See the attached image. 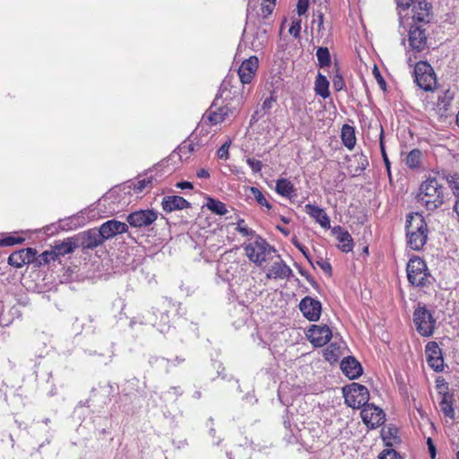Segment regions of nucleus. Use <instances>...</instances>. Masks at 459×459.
Instances as JSON below:
<instances>
[{
  "label": "nucleus",
  "mask_w": 459,
  "mask_h": 459,
  "mask_svg": "<svg viewBox=\"0 0 459 459\" xmlns=\"http://www.w3.org/2000/svg\"><path fill=\"white\" fill-rule=\"evenodd\" d=\"M427 362L429 366L436 372L444 370V359L442 351L436 342H429L425 347Z\"/></svg>",
  "instance_id": "obj_12"
},
{
  "label": "nucleus",
  "mask_w": 459,
  "mask_h": 459,
  "mask_svg": "<svg viewBox=\"0 0 459 459\" xmlns=\"http://www.w3.org/2000/svg\"><path fill=\"white\" fill-rule=\"evenodd\" d=\"M409 44L412 50L422 51L427 44L425 30L420 27L411 28L409 30Z\"/></svg>",
  "instance_id": "obj_16"
},
{
  "label": "nucleus",
  "mask_w": 459,
  "mask_h": 459,
  "mask_svg": "<svg viewBox=\"0 0 459 459\" xmlns=\"http://www.w3.org/2000/svg\"><path fill=\"white\" fill-rule=\"evenodd\" d=\"M378 459H402V457L394 449L386 448L379 454Z\"/></svg>",
  "instance_id": "obj_43"
},
{
  "label": "nucleus",
  "mask_w": 459,
  "mask_h": 459,
  "mask_svg": "<svg viewBox=\"0 0 459 459\" xmlns=\"http://www.w3.org/2000/svg\"><path fill=\"white\" fill-rule=\"evenodd\" d=\"M421 158L422 152L419 149H413L408 153L405 163L410 169H418L420 165Z\"/></svg>",
  "instance_id": "obj_33"
},
{
  "label": "nucleus",
  "mask_w": 459,
  "mask_h": 459,
  "mask_svg": "<svg viewBox=\"0 0 459 459\" xmlns=\"http://www.w3.org/2000/svg\"><path fill=\"white\" fill-rule=\"evenodd\" d=\"M206 206L212 212L217 215H225L228 212L224 203L212 197L207 198Z\"/></svg>",
  "instance_id": "obj_32"
},
{
  "label": "nucleus",
  "mask_w": 459,
  "mask_h": 459,
  "mask_svg": "<svg viewBox=\"0 0 459 459\" xmlns=\"http://www.w3.org/2000/svg\"><path fill=\"white\" fill-rule=\"evenodd\" d=\"M345 403L351 408H360L368 403L369 392L365 385L352 383L343 389Z\"/></svg>",
  "instance_id": "obj_7"
},
{
  "label": "nucleus",
  "mask_w": 459,
  "mask_h": 459,
  "mask_svg": "<svg viewBox=\"0 0 459 459\" xmlns=\"http://www.w3.org/2000/svg\"><path fill=\"white\" fill-rule=\"evenodd\" d=\"M361 408V419L368 428L376 429L384 423L385 413L382 409L373 403H367Z\"/></svg>",
  "instance_id": "obj_8"
},
{
  "label": "nucleus",
  "mask_w": 459,
  "mask_h": 459,
  "mask_svg": "<svg viewBox=\"0 0 459 459\" xmlns=\"http://www.w3.org/2000/svg\"><path fill=\"white\" fill-rule=\"evenodd\" d=\"M413 0H396L397 9L399 10V14L402 11L407 10Z\"/></svg>",
  "instance_id": "obj_55"
},
{
  "label": "nucleus",
  "mask_w": 459,
  "mask_h": 459,
  "mask_svg": "<svg viewBox=\"0 0 459 459\" xmlns=\"http://www.w3.org/2000/svg\"><path fill=\"white\" fill-rule=\"evenodd\" d=\"M301 30V20L297 19L292 21L291 26L289 29V33L294 38H299Z\"/></svg>",
  "instance_id": "obj_45"
},
{
  "label": "nucleus",
  "mask_w": 459,
  "mask_h": 459,
  "mask_svg": "<svg viewBox=\"0 0 459 459\" xmlns=\"http://www.w3.org/2000/svg\"><path fill=\"white\" fill-rule=\"evenodd\" d=\"M406 237L411 249L420 250L424 247L428 239V227L421 214L414 213L407 216Z\"/></svg>",
  "instance_id": "obj_2"
},
{
  "label": "nucleus",
  "mask_w": 459,
  "mask_h": 459,
  "mask_svg": "<svg viewBox=\"0 0 459 459\" xmlns=\"http://www.w3.org/2000/svg\"><path fill=\"white\" fill-rule=\"evenodd\" d=\"M307 336L315 347H323L331 340L333 333L327 325H313L308 328Z\"/></svg>",
  "instance_id": "obj_11"
},
{
  "label": "nucleus",
  "mask_w": 459,
  "mask_h": 459,
  "mask_svg": "<svg viewBox=\"0 0 459 459\" xmlns=\"http://www.w3.org/2000/svg\"><path fill=\"white\" fill-rule=\"evenodd\" d=\"M309 0H299L297 4V12L299 16L306 13L308 8Z\"/></svg>",
  "instance_id": "obj_54"
},
{
  "label": "nucleus",
  "mask_w": 459,
  "mask_h": 459,
  "mask_svg": "<svg viewBox=\"0 0 459 459\" xmlns=\"http://www.w3.org/2000/svg\"><path fill=\"white\" fill-rule=\"evenodd\" d=\"M245 251L250 261L261 265L266 262L267 255L274 252L275 249L265 239L258 237L255 241L245 246Z\"/></svg>",
  "instance_id": "obj_6"
},
{
  "label": "nucleus",
  "mask_w": 459,
  "mask_h": 459,
  "mask_svg": "<svg viewBox=\"0 0 459 459\" xmlns=\"http://www.w3.org/2000/svg\"><path fill=\"white\" fill-rule=\"evenodd\" d=\"M305 212L311 218H313L322 228L330 229V218L324 209L316 205L307 204L305 205Z\"/></svg>",
  "instance_id": "obj_19"
},
{
  "label": "nucleus",
  "mask_w": 459,
  "mask_h": 459,
  "mask_svg": "<svg viewBox=\"0 0 459 459\" xmlns=\"http://www.w3.org/2000/svg\"><path fill=\"white\" fill-rule=\"evenodd\" d=\"M414 82L425 91H431L436 88L437 77L432 66L425 62L420 61L414 67Z\"/></svg>",
  "instance_id": "obj_5"
},
{
  "label": "nucleus",
  "mask_w": 459,
  "mask_h": 459,
  "mask_svg": "<svg viewBox=\"0 0 459 459\" xmlns=\"http://www.w3.org/2000/svg\"><path fill=\"white\" fill-rule=\"evenodd\" d=\"M268 42L267 30L265 28L258 27L253 33V39L250 42L251 48L258 52L262 50Z\"/></svg>",
  "instance_id": "obj_25"
},
{
  "label": "nucleus",
  "mask_w": 459,
  "mask_h": 459,
  "mask_svg": "<svg viewBox=\"0 0 459 459\" xmlns=\"http://www.w3.org/2000/svg\"><path fill=\"white\" fill-rule=\"evenodd\" d=\"M101 232L97 229H91L84 231L80 236V246L83 248H94L102 243Z\"/></svg>",
  "instance_id": "obj_23"
},
{
  "label": "nucleus",
  "mask_w": 459,
  "mask_h": 459,
  "mask_svg": "<svg viewBox=\"0 0 459 459\" xmlns=\"http://www.w3.org/2000/svg\"><path fill=\"white\" fill-rule=\"evenodd\" d=\"M413 323L420 336L430 337L435 332L437 320L425 305L419 304L413 312Z\"/></svg>",
  "instance_id": "obj_4"
},
{
  "label": "nucleus",
  "mask_w": 459,
  "mask_h": 459,
  "mask_svg": "<svg viewBox=\"0 0 459 459\" xmlns=\"http://www.w3.org/2000/svg\"><path fill=\"white\" fill-rule=\"evenodd\" d=\"M37 251L28 247L12 253L8 257V264L15 268H21L26 264L34 261Z\"/></svg>",
  "instance_id": "obj_13"
},
{
  "label": "nucleus",
  "mask_w": 459,
  "mask_h": 459,
  "mask_svg": "<svg viewBox=\"0 0 459 459\" xmlns=\"http://www.w3.org/2000/svg\"><path fill=\"white\" fill-rule=\"evenodd\" d=\"M196 175L200 178H207L210 176L209 172L206 169H199L197 171Z\"/></svg>",
  "instance_id": "obj_62"
},
{
  "label": "nucleus",
  "mask_w": 459,
  "mask_h": 459,
  "mask_svg": "<svg viewBox=\"0 0 459 459\" xmlns=\"http://www.w3.org/2000/svg\"><path fill=\"white\" fill-rule=\"evenodd\" d=\"M249 191L253 195L259 205L266 207L268 210L272 208L271 204L266 200L264 194L257 187L251 186Z\"/></svg>",
  "instance_id": "obj_37"
},
{
  "label": "nucleus",
  "mask_w": 459,
  "mask_h": 459,
  "mask_svg": "<svg viewBox=\"0 0 459 459\" xmlns=\"http://www.w3.org/2000/svg\"><path fill=\"white\" fill-rule=\"evenodd\" d=\"M158 218V212L153 210H139L131 212L126 221L130 226L134 228H143L152 225Z\"/></svg>",
  "instance_id": "obj_9"
},
{
  "label": "nucleus",
  "mask_w": 459,
  "mask_h": 459,
  "mask_svg": "<svg viewBox=\"0 0 459 459\" xmlns=\"http://www.w3.org/2000/svg\"><path fill=\"white\" fill-rule=\"evenodd\" d=\"M183 394L180 386H171L169 391L164 393V397L177 400Z\"/></svg>",
  "instance_id": "obj_44"
},
{
  "label": "nucleus",
  "mask_w": 459,
  "mask_h": 459,
  "mask_svg": "<svg viewBox=\"0 0 459 459\" xmlns=\"http://www.w3.org/2000/svg\"><path fill=\"white\" fill-rule=\"evenodd\" d=\"M179 156L182 159L183 155H187L195 151V145L191 143L184 142L178 148Z\"/></svg>",
  "instance_id": "obj_46"
},
{
  "label": "nucleus",
  "mask_w": 459,
  "mask_h": 459,
  "mask_svg": "<svg viewBox=\"0 0 459 459\" xmlns=\"http://www.w3.org/2000/svg\"><path fill=\"white\" fill-rule=\"evenodd\" d=\"M153 178L146 177L142 179H138L136 182H127L117 186L118 192H124L125 194H130V190L133 189L135 194H141L144 190H150L152 187Z\"/></svg>",
  "instance_id": "obj_15"
},
{
  "label": "nucleus",
  "mask_w": 459,
  "mask_h": 459,
  "mask_svg": "<svg viewBox=\"0 0 459 459\" xmlns=\"http://www.w3.org/2000/svg\"><path fill=\"white\" fill-rule=\"evenodd\" d=\"M218 100L219 97L217 96L214 102L211 106L208 114V119L213 125L221 123L229 116L230 112V108L227 106L216 108V102L218 101Z\"/></svg>",
  "instance_id": "obj_24"
},
{
  "label": "nucleus",
  "mask_w": 459,
  "mask_h": 459,
  "mask_svg": "<svg viewBox=\"0 0 459 459\" xmlns=\"http://www.w3.org/2000/svg\"><path fill=\"white\" fill-rule=\"evenodd\" d=\"M128 230V226L125 222H120L117 221V235L126 232Z\"/></svg>",
  "instance_id": "obj_60"
},
{
  "label": "nucleus",
  "mask_w": 459,
  "mask_h": 459,
  "mask_svg": "<svg viewBox=\"0 0 459 459\" xmlns=\"http://www.w3.org/2000/svg\"><path fill=\"white\" fill-rule=\"evenodd\" d=\"M58 258L56 253L55 252L54 247L51 250H47L43 252L39 258V264H48L51 261H56Z\"/></svg>",
  "instance_id": "obj_40"
},
{
  "label": "nucleus",
  "mask_w": 459,
  "mask_h": 459,
  "mask_svg": "<svg viewBox=\"0 0 459 459\" xmlns=\"http://www.w3.org/2000/svg\"><path fill=\"white\" fill-rule=\"evenodd\" d=\"M406 271L409 282L415 287H429L434 281L425 261L420 257L411 258Z\"/></svg>",
  "instance_id": "obj_3"
},
{
  "label": "nucleus",
  "mask_w": 459,
  "mask_h": 459,
  "mask_svg": "<svg viewBox=\"0 0 459 459\" xmlns=\"http://www.w3.org/2000/svg\"><path fill=\"white\" fill-rule=\"evenodd\" d=\"M314 90L316 94L323 99H326L330 96L329 82L321 73H318L316 77Z\"/></svg>",
  "instance_id": "obj_27"
},
{
  "label": "nucleus",
  "mask_w": 459,
  "mask_h": 459,
  "mask_svg": "<svg viewBox=\"0 0 459 459\" xmlns=\"http://www.w3.org/2000/svg\"><path fill=\"white\" fill-rule=\"evenodd\" d=\"M333 86L336 91H340L345 87L344 80L342 76L338 73L333 78Z\"/></svg>",
  "instance_id": "obj_47"
},
{
  "label": "nucleus",
  "mask_w": 459,
  "mask_h": 459,
  "mask_svg": "<svg viewBox=\"0 0 459 459\" xmlns=\"http://www.w3.org/2000/svg\"><path fill=\"white\" fill-rule=\"evenodd\" d=\"M162 361L166 362V371L169 372V368L171 367H175L182 362L185 361V358H182L180 356H177L174 359H165V358H162L161 359Z\"/></svg>",
  "instance_id": "obj_52"
},
{
  "label": "nucleus",
  "mask_w": 459,
  "mask_h": 459,
  "mask_svg": "<svg viewBox=\"0 0 459 459\" xmlns=\"http://www.w3.org/2000/svg\"><path fill=\"white\" fill-rule=\"evenodd\" d=\"M258 64L259 61L255 56H252L242 62L238 74L243 84L249 83L252 81L257 71Z\"/></svg>",
  "instance_id": "obj_14"
},
{
  "label": "nucleus",
  "mask_w": 459,
  "mask_h": 459,
  "mask_svg": "<svg viewBox=\"0 0 459 459\" xmlns=\"http://www.w3.org/2000/svg\"><path fill=\"white\" fill-rule=\"evenodd\" d=\"M318 65L323 68L329 66L331 64V55L329 49L325 47H319L316 53Z\"/></svg>",
  "instance_id": "obj_35"
},
{
  "label": "nucleus",
  "mask_w": 459,
  "mask_h": 459,
  "mask_svg": "<svg viewBox=\"0 0 459 459\" xmlns=\"http://www.w3.org/2000/svg\"><path fill=\"white\" fill-rule=\"evenodd\" d=\"M292 274V270L282 260L273 263L267 272V278L289 279Z\"/></svg>",
  "instance_id": "obj_22"
},
{
  "label": "nucleus",
  "mask_w": 459,
  "mask_h": 459,
  "mask_svg": "<svg viewBox=\"0 0 459 459\" xmlns=\"http://www.w3.org/2000/svg\"><path fill=\"white\" fill-rule=\"evenodd\" d=\"M275 191L281 196L290 197L295 192V187L287 178H280L276 181Z\"/></svg>",
  "instance_id": "obj_31"
},
{
  "label": "nucleus",
  "mask_w": 459,
  "mask_h": 459,
  "mask_svg": "<svg viewBox=\"0 0 459 459\" xmlns=\"http://www.w3.org/2000/svg\"><path fill=\"white\" fill-rule=\"evenodd\" d=\"M247 163L251 168L253 173H259L262 170L263 163L262 161L255 160L254 158H248L247 160Z\"/></svg>",
  "instance_id": "obj_48"
},
{
  "label": "nucleus",
  "mask_w": 459,
  "mask_h": 459,
  "mask_svg": "<svg viewBox=\"0 0 459 459\" xmlns=\"http://www.w3.org/2000/svg\"><path fill=\"white\" fill-rule=\"evenodd\" d=\"M265 115L264 111L260 108L256 109L254 114L251 116L250 124H255L261 117Z\"/></svg>",
  "instance_id": "obj_57"
},
{
  "label": "nucleus",
  "mask_w": 459,
  "mask_h": 459,
  "mask_svg": "<svg viewBox=\"0 0 459 459\" xmlns=\"http://www.w3.org/2000/svg\"><path fill=\"white\" fill-rule=\"evenodd\" d=\"M276 100L273 96V94L270 95V97L266 98L261 106V109L264 111V113H268L272 108L273 104L275 103Z\"/></svg>",
  "instance_id": "obj_51"
},
{
  "label": "nucleus",
  "mask_w": 459,
  "mask_h": 459,
  "mask_svg": "<svg viewBox=\"0 0 459 459\" xmlns=\"http://www.w3.org/2000/svg\"><path fill=\"white\" fill-rule=\"evenodd\" d=\"M161 206L166 212H171L190 207V203L178 195H167L163 197Z\"/></svg>",
  "instance_id": "obj_18"
},
{
  "label": "nucleus",
  "mask_w": 459,
  "mask_h": 459,
  "mask_svg": "<svg viewBox=\"0 0 459 459\" xmlns=\"http://www.w3.org/2000/svg\"><path fill=\"white\" fill-rule=\"evenodd\" d=\"M340 346L336 343H331L324 351V358L330 363H334L339 359Z\"/></svg>",
  "instance_id": "obj_34"
},
{
  "label": "nucleus",
  "mask_w": 459,
  "mask_h": 459,
  "mask_svg": "<svg viewBox=\"0 0 459 459\" xmlns=\"http://www.w3.org/2000/svg\"><path fill=\"white\" fill-rule=\"evenodd\" d=\"M77 247H79V245L75 244L72 238H66L62 242H56L53 247L59 258L60 256L73 253Z\"/></svg>",
  "instance_id": "obj_29"
},
{
  "label": "nucleus",
  "mask_w": 459,
  "mask_h": 459,
  "mask_svg": "<svg viewBox=\"0 0 459 459\" xmlns=\"http://www.w3.org/2000/svg\"><path fill=\"white\" fill-rule=\"evenodd\" d=\"M397 430L396 429H393L391 428H388V429H382V431H381V436L384 439V441L385 442V445L387 446H392V443L390 441V439L392 437H395V434H396Z\"/></svg>",
  "instance_id": "obj_42"
},
{
  "label": "nucleus",
  "mask_w": 459,
  "mask_h": 459,
  "mask_svg": "<svg viewBox=\"0 0 459 459\" xmlns=\"http://www.w3.org/2000/svg\"><path fill=\"white\" fill-rule=\"evenodd\" d=\"M299 307L303 316L310 322L319 320L322 313V304L319 300L306 296L300 300Z\"/></svg>",
  "instance_id": "obj_10"
},
{
  "label": "nucleus",
  "mask_w": 459,
  "mask_h": 459,
  "mask_svg": "<svg viewBox=\"0 0 459 459\" xmlns=\"http://www.w3.org/2000/svg\"><path fill=\"white\" fill-rule=\"evenodd\" d=\"M383 137H384V133H383V130H382L381 134H380L381 154H382L385 165L387 170L389 171V169H390V161H389V160L387 158V154H386V152H385V144H384Z\"/></svg>",
  "instance_id": "obj_53"
},
{
  "label": "nucleus",
  "mask_w": 459,
  "mask_h": 459,
  "mask_svg": "<svg viewBox=\"0 0 459 459\" xmlns=\"http://www.w3.org/2000/svg\"><path fill=\"white\" fill-rule=\"evenodd\" d=\"M341 368L350 379L358 378L363 372L360 363L353 357L344 358L341 362Z\"/></svg>",
  "instance_id": "obj_17"
},
{
  "label": "nucleus",
  "mask_w": 459,
  "mask_h": 459,
  "mask_svg": "<svg viewBox=\"0 0 459 459\" xmlns=\"http://www.w3.org/2000/svg\"><path fill=\"white\" fill-rule=\"evenodd\" d=\"M342 141L349 150L353 149L356 144V136L354 127L349 125H343L342 127Z\"/></svg>",
  "instance_id": "obj_30"
},
{
  "label": "nucleus",
  "mask_w": 459,
  "mask_h": 459,
  "mask_svg": "<svg viewBox=\"0 0 459 459\" xmlns=\"http://www.w3.org/2000/svg\"><path fill=\"white\" fill-rule=\"evenodd\" d=\"M244 223H245V221L242 219L238 221V226H237L238 232H239L243 236H253L255 233L254 230L247 228L246 225H244Z\"/></svg>",
  "instance_id": "obj_49"
},
{
  "label": "nucleus",
  "mask_w": 459,
  "mask_h": 459,
  "mask_svg": "<svg viewBox=\"0 0 459 459\" xmlns=\"http://www.w3.org/2000/svg\"><path fill=\"white\" fill-rule=\"evenodd\" d=\"M293 245L303 254V255L307 258V260L310 264H312L307 248L297 240L293 241Z\"/></svg>",
  "instance_id": "obj_56"
},
{
  "label": "nucleus",
  "mask_w": 459,
  "mask_h": 459,
  "mask_svg": "<svg viewBox=\"0 0 459 459\" xmlns=\"http://www.w3.org/2000/svg\"><path fill=\"white\" fill-rule=\"evenodd\" d=\"M230 145V141L226 142L220 147V149L217 151V156L219 159H221V160L229 159Z\"/></svg>",
  "instance_id": "obj_50"
},
{
  "label": "nucleus",
  "mask_w": 459,
  "mask_h": 459,
  "mask_svg": "<svg viewBox=\"0 0 459 459\" xmlns=\"http://www.w3.org/2000/svg\"><path fill=\"white\" fill-rule=\"evenodd\" d=\"M416 199L427 210L434 211L444 204V187L436 178H429L420 184Z\"/></svg>",
  "instance_id": "obj_1"
},
{
  "label": "nucleus",
  "mask_w": 459,
  "mask_h": 459,
  "mask_svg": "<svg viewBox=\"0 0 459 459\" xmlns=\"http://www.w3.org/2000/svg\"><path fill=\"white\" fill-rule=\"evenodd\" d=\"M454 99V93L448 89L442 92L437 98V106L446 109Z\"/></svg>",
  "instance_id": "obj_39"
},
{
  "label": "nucleus",
  "mask_w": 459,
  "mask_h": 459,
  "mask_svg": "<svg viewBox=\"0 0 459 459\" xmlns=\"http://www.w3.org/2000/svg\"><path fill=\"white\" fill-rule=\"evenodd\" d=\"M24 241L23 238L21 237H6L0 239V247H9L16 244H21Z\"/></svg>",
  "instance_id": "obj_41"
},
{
  "label": "nucleus",
  "mask_w": 459,
  "mask_h": 459,
  "mask_svg": "<svg viewBox=\"0 0 459 459\" xmlns=\"http://www.w3.org/2000/svg\"><path fill=\"white\" fill-rule=\"evenodd\" d=\"M437 388L438 389V394H439L440 395H442V394H443L444 392H447V390H448V385H447V384L445 382V380H444V379H439V378H438V379L437 380Z\"/></svg>",
  "instance_id": "obj_58"
},
{
  "label": "nucleus",
  "mask_w": 459,
  "mask_h": 459,
  "mask_svg": "<svg viewBox=\"0 0 459 459\" xmlns=\"http://www.w3.org/2000/svg\"><path fill=\"white\" fill-rule=\"evenodd\" d=\"M275 7V3L270 1L269 3L261 2L260 4V13H254V10H252L251 4L249 3L247 9V21H251L255 15L258 18H261L262 22L264 24H267L269 16L273 13Z\"/></svg>",
  "instance_id": "obj_20"
},
{
  "label": "nucleus",
  "mask_w": 459,
  "mask_h": 459,
  "mask_svg": "<svg viewBox=\"0 0 459 459\" xmlns=\"http://www.w3.org/2000/svg\"><path fill=\"white\" fill-rule=\"evenodd\" d=\"M446 181L452 190L453 195L459 199V174H450L446 177Z\"/></svg>",
  "instance_id": "obj_38"
},
{
  "label": "nucleus",
  "mask_w": 459,
  "mask_h": 459,
  "mask_svg": "<svg viewBox=\"0 0 459 459\" xmlns=\"http://www.w3.org/2000/svg\"><path fill=\"white\" fill-rule=\"evenodd\" d=\"M316 264L325 273H331L332 266H331V264L328 262L321 259L320 261H317Z\"/></svg>",
  "instance_id": "obj_59"
},
{
  "label": "nucleus",
  "mask_w": 459,
  "mask_h": 459,
  "mask_svg": "<svg viewBox=\"0 0 459 459\" xmlns=\"http://www.w3.org/2000/svg\"><path fill=\"white\" fill-rule=\"evenodd\" d=\"M431 4L426 1L418 2L417 5L413 6V20L419 22H429L430 14Z\"/></svg>",
  "instance_id": "obj_26"
},
{
  "label": "nucleus",
  "mask_w": 459,
  "mask_h": 459,
  "mask_svg": "<svg viewBox=\"0 0 459 459\" xmlns=\"http://www.w3.org/2000/svg\"><path fill=\"white\" fill-rule=\"evenodd\" d=\"M428 444H429V448L431 457L434 458L436 455V449H435L430 438L428 439Z\"/></svg>",
  "instance_id": "obj_64"
},
{
  "label": "nucleus",
  "mask_w": 459,
  "mask_h": 459,
  "mask_svg": "<svg viewBox=\"0 0 459 459\" xmlns=\"http://www.w3.org/2000/svg\"><path fill=\"white\" fill-rule=\"evenodd\" d=\"M98 232H101L102 241L115 236V219L103 223Z\"/></svg>",
  "instance_id": "obj_36"
},
{
  "label": "nucleus",
  "mask_w": 459,
  "mask_h": 459,
  "mask_svg": "<svg viewBox=\"0 0 459 459\" xmlns=\"http://www.w3.org/2000/svg\"><path fill=\"white\" fill-rule=\"evenodd\" d=\"M176 186L178 188H181V189H192L193 188L192 183H190L188 181L179 182L176 185Z\"/></svg>",
  "instance_id": "obj_61"
},
{
  "label": "nucleus",
  "mask_w": 459,
  "mask_h": 459,
  "mask_svg": "<svg viewBox=\"0 0 459 459\" xmlns=\"http://www.w3.org/2000/svg\"><path fill=\"white\" fill-rule=\"evenodd\" d=\"M376 71H377L376 78L377 80L378 84L380 85L381 88H385V80L383 79V77L380 75L379 72L377 69H376Z\"/></svg>",
  "instance_id": "obj_63"
},
{
  "label": "nucleus",
  "mask_w": 459,
  "mask_h": 459,
  "mask_svg": "<svg viewBox=\"0 0 459 459\" xmlns=\"http://www.w3.org/2000/svg\"><path fill=\"white\" fill-rule=\"evenodd\" d=\"M440 409L445 416L455 419V411L453 407V395L448 392H444L439 403Z\"/></svg>",
  "instance_id": "obj_28"
},
{
  "label": "nucleus",
  "mask_w": 459,
  "mask_h": 459,
  "mask_svg": "<svg viewBox=\"0 0 459 459\" xmlns=\"http://www.w3.org/2000/svg\"><path fill=\"white\" fill-rule=\"evenodd\" d=\"M333 235L340 242L339 248L345 253L351 252L353 249V240L351 234L345 230L342 226H335L332 229Z\"/></svg>",
  "instance_id": "obj_21"
}]
</instances>
